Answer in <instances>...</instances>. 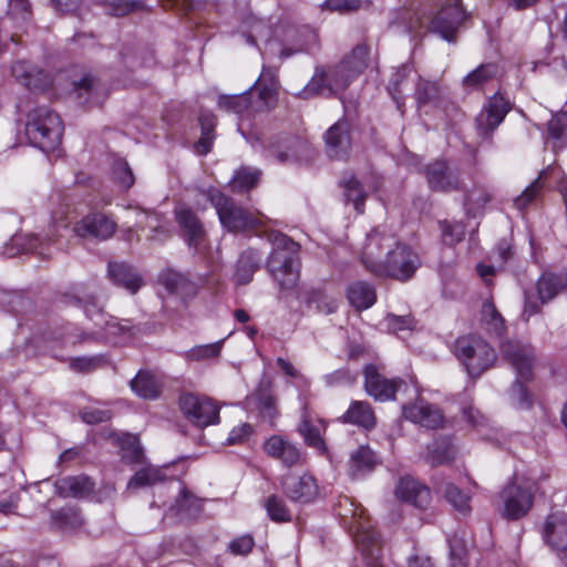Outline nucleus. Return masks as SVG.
<instances>
[{"mask_svg":"<svg viewBox=\"0 0 567 567\" xmlns=\"http://www.w3.org/2000/svg\"><path fill=\"white\" fill-rule=\"evenodd\" d=\"M282 491L292 502L306 504L317 497L319 487L310 474H288L282 480Z\"/></svg>","mask_w":567,"mask_h":567,"instance_id":"f3484780","label":"nucleus"},{"mask_svg":"<svg viewBox=\"0 0 567 567\" xmlns=\"http://www.w3.org/2000/svg\"><path fill=\"white\" fill-rule=\"evenodd\" d=\"M81 419L87 424H99L107 422L112 417L109 410H101L97 408H86L81 412Z\"/></svg>","mask_w":567,"mask_h":567,"instance_id":"69168bd1","label":"nucleus"},{"mask_svg":"<svg viewBox=\"0 0 567 567\" xmlns=\"http://www.w3.org/2000/svg\"><path fill=\"white\" fill-rule=\"evenodd\" d=\"M501 352L516 371L517 380L511 389L512 399L519 408H529L530 398L522 381L530 380L535 364V352L529 344L507 340L501 344Z\"/></svg>","mask_w":567,"mask_h":567,"instance_id":"7ed1b4c3","label":"nucleus"},{"mask_svg":"<svg viewBox=\"0 0 567 567\" xmlns=\"http://www.w3.org/2000/svg\"><path fill=\"white\" fill-rule=\"evenodd\" d=\"M274 250L268 260V268L281 289L293 288L299 279V244L281 233L269 235Z\"/></svg>","mask_w":567,"mask_h":567,"instance_id":"f03ea898","label":"nucleus"},{"mask_svg":"<svg viewBox=\"0 0 567 567\" xmlns=\"http://www.w3.org/2000/svg\"><path fill=\"white\" fill-rule=\"evenodd\" d=\"M455 451L447 440L436 441L427 447V461L431 465H442L454 458Z\"/></svg>","mask_w":567,"mask_h":567,"instance_id":"a18cd8bd","label":"nucleus"},{"mask_svg":"<svg viewBox=\"0 0 567 567\" xmlns=\"http://www.w3.org/2000/svg\"><path fill=\"white\" fill-rule=\"evenodd\" d=\"M394 493L398 499L419 508H425L431 502L430 488L411 476L401 477Z\"/></svg>","mask_w":567,"mask_h":567,"instance_id":"aec40b11","label":"nucleus"},{"mask_svg":"<svg viewBox=\"0 0 567 567\" xmlns=\"http://www.w3.org/2000/svg\"><path fill=\"white\" fill-rule=\"evenodd\" d=\"M370 48L360 43L341 61V64L358 78L368 66Z\"/></svg>","mask_w":567,"mask_h":567,"instance_id":"c9c22d12","label":"nucleus"},{"mask_svg":"<svg viewBox=\"0 0 567 567\" xmlns=\"http://www.w3.org/2000/svg\"><path fill=\"white\" fill-rule=\"evenodd\" d=\"M327 153L336 159L348 157L351 148L349 123L339 121L334 123L324 135Z\"/></svg>","mask_w":567,"mask_h":567,"instance_id":"412c9836","label":"nucleus"},{"mask_svg":"<svg viewBox=\"0 0 567 567\" xmlns=\"http://www.w3.org/2000/svg\"><path fill=\"white\" fill-rule=\"evenodd\" d=\"M542 537L553 550H566L567 513L561 511L550 513L544 520Z\"/></svg>","mask_w":567,"mask_h":567,"instance_id":"a211bd4d","label":"nucleus"},{"mask_svg":"<svg viewBox=\"0 0 567 567\" xmlns=\"http://www.w3.org/2000/svg\"><path fill=\"white\" fill-rule=\"evenodd\" d=\"M208 198L215 207L219 221L228 231L237 233L264 225L265 216H254L219 190H210Z\"/></svg>","mask_w":567,"mask_h":567,"instance_id":"423d86ee","label":"nucleus"},{"mask_svg":"<svg viewBox=\"0 0 567 567\" xmlns=\"http://www.w3.org/2000/svg\"><path fill=\"white\" fill-rule=\"evenodd\" d=\"M218 106L226 112H233L238 115L249 114L252 109L250 93L220 95Z\"/></svg>","mask_w":567,"mask_h":567,"instance_id":"58836bf2","label":"nucleus"},{"mask_svg":"<svg viewBox=\"0 0 567 567\" xmlns=\"http://www.w3.org/2000/svg\"><path fill=\"white\" fill-rule=\"evenodd\" d=\"M132 390L141 398L155 399L159 394L156 379L147 372H138L131 381Z\"/></svg>","mask_w":567,"mask_h":567,"instance_id":"ea45409f","label":"nucleus"},{"mask_svg":"<svg viewBox=\"0 0 567 567\" xmlns=\"http://www.w3.org/2000/svg\"><path fill=\"white\" fill-rule=\"evenodd\" d=\"M340 185L343 188L346 200L352 203L354 209L359 214H362L364 212L367 197V192L362 184L354 176H350L349 178L342 179Z\"/></svg>","mask_w":567,"mask_h":567,"instance_id":"4c0bfd02","label":"nucleus"},{"mask_svg":"<svg viewBox=\"0 0 567 567\" xmlns=\"http://www.w3.org/2000/svg\"><path fill=\"white\" fill-rule=\"evenodd\" d=\"M347 298L357 310H364L374 305L377 292L370 284L357 281L348 287Z\"/></svg>","mask_w":567,"mask_h":567,"instance_id":"cd10ccee","label":"nucleus"},{"mask_svg":"<svg viewBox=\"0 0 567 567\" xmlns=\"http://www.w3.org/2000/svg\"><path fill=\"white\" fill-rule=\"evenodd\" d=\"M385 323L389 330L396 333L403 330H412L415 327V320L411 316L388 315Z\"/></svg>","mask_w":567,"mask_h":567,"instance_id":"680f3d73","label":"nucleus"},{"mask_svg":"<svg viewBox=\"0 0 567 567\" xmlns=\"http://www.w3.org/2000/svg\"><path fill=\"white\" fill-rule=\"evenodd\" d=\"M162 480L161 471L153 466L138 470L127 483V489H137L152 485Z\"/></svg>","mask_w":567,"mask_h":567,"instance_id":"603ef678","label":"nucleus"},{"mask_svg":"<svg viewBox=\"0 0 567 567\" xmlns=\"http://www.w3.org/2000/svg\"><path fill=\"white\" fill-rule=\"evenodd\" d=\"M305 146V143L300 138L287 137L284 141L271 144L268 148V156L279 163H286L297 158L298 151Z\"/></svg>","mask_w":567,"mask_h":567,"instance_id":"c756f323","label":"nucleus"},{"mask_svg":"<svg viewBox=\"0 0 567 567\" xmlns=\"http://www.w3.org/2000/svg\"><path fill=\"white\" fill-rule=\"evenodd\" d=\"M84 311L86 317L93 322L96 330L91 332L79 331L74 326L68 324L52 331L49 336V340L66 347L92 340L102 333L105 337H116L124 336L131 330V326L127 320L122 322L117 318L109 316L95 301H86L84 305Z\"/></svg>","mask_w":567,"mask_h":567,"instance_id":"f257e3e1","label":"nucleus"},{"mask_svg":"<svg viewBox=\"0 0 567 567\" xmlns=\"http://www.w3.org/2000/svg\"><path fill=\"white\" fill-rule=\"evenodd\" d=\"M423 172L432 190L451 193L462 189L460 171L445 161L430 163Z\"/></svg>","mask_w":567,"mask_h":567,"instance_id":"f8f14e48","label":"nucleus"},{"mask_svg":"<svg viewBox=\"0 0 567 567\" xmlns=\"http://www.w3.org/2000/svg\"><path fill=\"white\" fill-rule=\"evenodd\" d=\"M548 134L555 140H567V114L555 116L548 122Z\"/></svg>","mask_w":567,"mask_h":567,"instance_id":"338daca9","label":"nucleus"},{"mask_svg":"<svg viewBox=\"0 0 567 567\" xmlns=\"http://www.w3.org/2000/svg\"><path fill=\"white\" fill-rule=\"evenodd\" d=\"M55 486L61 496L75 498L89 495L94 488L93 482L85 475L61 478L56 482Z\"/></svg>","mask_w":567,"mask_h":567,"instance_id":"bb28decb","label":"nucleus"},{"mask_svg":"<svg viewBox=\"0 0 567 567\" xmlns=\"http://www.w3.org/2000/svg\"><path fill=\"white\" fill-rule=\"evenodd\" d=\"M25 134L30 143L43 152L54 151L61 143L63 124L55 112L40 106L28 114Z\"/></svg>","mask_w":567,"mask_h":567,"instance_id":"20e7f679","label":"nucleus"},{"mask_svg":"<svg viewBox=\"0 0 567 567\" xmlns=\"http://www.w3.org/2000/svg\"><path fill=\"white\" fill-rule=\"evenodd\" d=\"M509 110V103L502 95H493L476 117L478 135L489 138Z\"/></svg>","mask_w":567,"mask_h":567,"instance_id":"4468645a","label":"nucleus"},{"mask_svg":"<svg viewBox=\"0 0 567 567\" xmlns=\"http://www.w3.org/2000/svg\"><path fill=\"white\" fill-rule=\"evenodd\" d=\"M482 321L488 332L501 336L505 329L504 319L491 301H485L482 307Z\"/></svg>","mask_w":567,"mask_h":567,"instance_id":"09e8293b","label":"nucleus"},{"mask_svg":"<svg viewBox=\"0 0 567 567\" xmlns=\"http://www.w3.org/2000/svg\"><path fill=\"white\" fill-rule=\"evenodd\" d=\"M442 230V240L447 246H454L460 243L465 235V226L461 221H442L440 223Z\"/></svg>","mask_w":567,"mask_h":567,"instance_id":"5fc2aeb1","label":"nucleus"},{"mask_svg":"<svg viewBox=\"0 0 567 567\" xmlns=\"http://www.w3.org/2000/svg\"><path fill=\"white\" fill-rule=\"evenodd\" d=\"M11 71L16 80L30 90H42L50 84L49 75L30 62L17 61Z\"/></svg>","mask_w":567,"mask_h":567,"instance_id":"393cba45","label":"nucleus"},{"mask_svg":"<svg viewBox=\"0 0 567 567\" xmlns=\"http://www.w3.org/2000/svg\"><path fill=\"white\" fill-rule=\"evenodd\" d=\"M534 491L532 484H520L518 477H515L501 494L503 516L511 520L524 517L533 506Z\"/></svg>","mask_w":567,"mask_h":567,"instance_id":"6e6552de","label":"nucleus"},{"mask_svg":"<svg viewBox=\"0 0 567 567\" xmlns=\"http://www.w3.org/2000/svg\"><path fill=\"white\" fill-rule=\"evenodd\" d=\"M258 89L259 100L266 109H272L277 103V86L255 85Z\"/></svg>","mask_w":567,"mask_h":567,"instance_id":"774afa93","label":"nucleus"},{"mask_svg":"<svg viewBox=\"0 0 567 567\" xmlns=\"http://www.w3.org/2000/svg\"><path fill=\"white\" fill-rule=\"evenodd\" d=\"M452 2L442 8L432 19L430 30L439 33L444 40L454 41L455 32L465 19V13L460 4V0H451Z\"/></svg>","mask_w":567,"mask_h":567,"instance_id":"dca6fc26","label":"nucleus"},{"mask_svg":"<svg viewBox=\"0 0 567 567\" xmlns=\"http://www.w3.org/2000/svg\"><path fill=\"white\" fill-rule=\"evenodd\" d=\"M553 168L544 169L539 173L538 177L525 188V190L515 198L514 205L518 209H524L527 207L542 192L545 186V181L548 175L553 174Z\"/></svg>","mask_w":567,"mask_h":567,"instance_id":"79ce46f5","label":"nucleus"},{"mask_svg":"<svg viewBox=\"0 0 567 567\" xmlns=\"http://www.w3.org/2000/svg\"><path fill=\"white\" fill-rule=\"evenodd\" d=\"M395 243V238L389 234L379 230L371 231L368 234L360 254L361 262L370 272L377 275L380 269H385L382 264Z\"/></svg>","mask_w":567,"mask_h":567,"instance_id":"1a4fd4ad","label":"nucleus"},{"mask_svg":"<svg viewBox=\"0 0 567 567\" xmlns=\"http://www.w3.org/2000/svg\"><path fill=\"white\" fill-rule=\"evenodd\" d=\"M355 542L361 551L371 558H378L381 545L378 533L372 528H365L362 524L357 527Z\"/></svg>","mask_w":567,"mask_h":567,"instance_id":"e433bc0d","label":"nucleus"},{"mask_svg":"<svg viewBox=\"0 0 567 567\" xmlns=\"http://www.w3.org/2000/svg\"><path fill=\"white\" fill-rule=\"evenodd\" d=\"M377 464V457L369 446H360L351 454L349 472L352 477H359L371 472Z\"/></svg>","mask_w":567,"mask_h":567,"instance_id":"7c9ffc66","label":"nucleus"},{"mask_svg":"<svg viewBox=\"0 0 567 567\" xmlns=\"http://www.w3.org/2000/svg\"><path fill=\"white\" fill-rule=\"evenodd\" d=\"M255 540L251 535H241L228 544V549L234 555H247L251 551Z\"/></svg>","mask_w":567,"mask_h":567,"instance_id":"0e129e2a","label":"nucleus"},{"mask_svg":"<svg viewBox=\"0 0 567 567\" xmlns=\"http://www.w3.org/2000/svg\"><path fill=\"white\" fill-rule=\"evenodd\" d=\"M411 72H412L411 66L402 65L392 75V79H391L388 90H389L390 94L393 96V99L396 101L399 106H400V103H399V97L396 96V94L401 92L400 86L408 79V76L410 75Z\"/></svg>","mask_w":567,"mask_h":567,"instance_id":"e2e57ef3","label":"nucleus"},{"mask_svg":"<svg viewBox=\"0 0 567 567\" xmlns=\"http://www.w3.org/2000/svg\"><path fill=\"white\" fill-rule=\"evenodd\" d=\"M109 276L115 285L125 288L132 295L143 285L141 276L125 262H110Z\"/></svg>","mask_w":567,"mask_h":567,"instance_id":"a878e982","label":"nucleus"},{"mask_svg":"<svg viewBox=\"0 0 567 567\" xmlns=\"http://www.w3.org/2000/svg\"><path fill=\"white\" fill-rule=\"evenodd\" d=\"M264 451L268 456L279 460L288 467L302 463V455L299 449L280 435L270 436L264 444Z\"/></svg>","mask_w":567,"mask_h":567,"instance_id":"4be33fe9","label":"nucleus"},{"mask_svg":"<svg viewBox=\"0 0 567 567\" xmlns=\"http://www.w3.org/2000/svg\"><path fill=\"white\" fill-rule=\"evenodd\" d=\"M179 408L185 417L199 427H205L219 421V408L210 399L184 393L179 398Z\"/></svg>","mask_w":567,"mask_h":567,"instance_id":"9b49d317","label":"nucleus"},{"mask_svg":"<svg viewBox=\"0 0 567 567\" xmlns=\"http://www.w3.org/2000/svg\"><path fill=\"white\" fill-rule=\"evenodd\" d=\"M255 396L261 413L270 419L277 415L276 399L267 389H258Z\"/></svg>","mask_w":567,"mask_h":567,"instance_id":"052dcab7","label":"nucleus"},{"mask_svg":"<svg viewBox=\"0 0 567 567\" xmlns=\"http://www.w3.org/2000/svg\"><path fill=\"white\" fill-rule=\"evenodd\" d=\"M113 181L123 189H128L135 182L134 175L124 159H116L112 168Z\"/></svg>","mask_w":567,"mask_h":567,"instance_id":"6e6d98bb","label":"nucleus"},{"mask_svg":"<svg viewBox=\"0 0 567 567\" xmlns=\"http://www.w3.org/2000/svg\"><path fill=\"white\" fill-rule=\"evenodd\" d=\"M403 415L427 429H436L443 424V414L436 406L424 401H417L412 405L403 408Z\"/></svg>","mask_w":567,"mask_h":567,"instance_id":"b1692460","label":"nucleus"},{"mask_svg":"<svg viewBox=\"0 0 567 567\" xmlns=\"http://www.w3.org/2000/svg\"><path fill=\"white\" fill-rule=\"evenodd\" d=\"M326 431V424L321 419L313 417L312 414L305 408L298 432L303 437L305 443L320 454L327 452L326 443L322 439V433Z\"/></svg>","mask_w":567,"mask_h":567,"instance_id":"5701e85b","label":"nucleus"},{"mask_svg":"<svg viewBox=\"0 0 567 567\" xmlns=\"http://www.w3.org/2000/svg\"><path fill=\"white\" fill-rule=\"evenodd\" d=\"M158 281L168 293L184 296L193 291V286L189 284L187 278L172 269H167L161 272Z\"/></svg>","mask_w":567,"mask_h":567,"instance_id":"72a5a7b5","label":"nucleus"},{"mask_svg":"<svg viewBox=\"0 0 567 567\" xmlns=\"http://www.w3.org/2000/svg\"><path fill=\"white\" fill-rule=\"evenodd\" d=\"M497 72L498 68L494 63L481 64L464 78L463 84L470 89H477L494 79Z\"/></svg>","mask_w":567,"mask_h":567,"instance_id":"c03bdc74","label":"nucleus"},{"mask_svg":"<svg viewBox=\"0 0 567 567\" xmlns=\"http://www.w3.org/2000/svg\"><path fill=\"white\" fill-rule=\"evenodd\" d=\"M442 95V89L437 82L420 79L415 87V99L419 106L433 103Z\"/></svg>","mask_w":567,"mask_h":567,"instance_id":"8fccbe9b","label":"nucleus"},{"mask_svg":"<svg viewBox=\"0 0 567 567\" xmlns=\"http://www.w3.org/2000/svg\"><path fill=\"white\" fill-rule=\"evenodd\" d=\"M365 392L378 401L395 399V393L404 384L400 378L388 379L373 364H368L363 370Z\"/></svg>","mask_w":567,"mask_h":567,"instance_id":"ddd939ff","label":"nucleus"},{"mask_svg":"<svg viewBox=\"0 0 567 567\" xmlns=\"http://www.w3.org/2000/svg\"><path fill=\"white\" fill-rule=\"evenodd\" d=\"M223 342L224 341H217L214 343L194 347L186 353V359L192 361H199L218 357Z\"/></svg>","mask_w":567,"mask_h":567,"instance_id":"13d9d810","label":"nucleus"},{"mask_svg":"<svg viewBox=\"0 0 567 567\" xmlns=\"http://www.w3.org/2000/svg\"><path fill=\"white\" fill-rule=\"evenodd\" d=\"M435 488L458 513L467 515L471 512V495L463 492L455 484L441 482L435 485Z\"/></svg>","mask_w":567,"mask_h":567,"instance_id":"c85d7f7f","label":"nucleus"},{"mask_svg":"<svg viewBox=\"0 0 567 567\" xmlns=\"http://www.w3.org/2000/svg\"><path fill=\"white\" fill-rule=\"evenodd\" d=\"M53 523L63 530H72L82 526L83 519L79 511L66 507L52 513Z\"/></svg>","mask_w":567,"mask_h":567,"instance_id":"de8ad7c7","label":"nucleus"},{"mask_svg":"<svg viewBox=\"0 0 567 567\" xmlns=\"http://www.w3.org/2000/svg\"><path fill=\"white\" fill-rule=\"evenodd\" d=\"M355 79L341 62L332 68H317L311 80L297 94L301 99L316 95H332L343 92Z\"/></svg>","mask_w":567,"mask_h":567,"instance_id":"0eeeda50","label":"nucleus"},{"mask_svg":"<svg viewBox=\"0 0 567 567\" xmlns=\"http://www.w3.org/2000/svg\"><path fill=\"white\" fill-rule=\"evenodd\" d=\"M386 269H380L378 276H388L399 280H408L420 265L419 257L408 246L395 243L391 252L382 264Z\"/></svg>","mask_w":567,"mask_h":567,"instance_id":"9d476101","label":"nucleus"},{"mask_svg":"<svg viewBox=\"0 0 567 567\" xmlns=\"http://www.w3.org/2000/svg\"><path fill=\"white\" fill-rule=\"evenodd\" d=\"M74 89L79 93L81 97L83 94L86 95L84 103L94 105L101 102L103 96L102 91L103 87L100 82L92 76L91 74H86L82 78L80 82L74 83Z\"/></svg>","mask_w":567,"mask_h":567,"instance_id":"a19ab883","label":"nucleus"},{"mask_svg":"<svg viewBox=\"0 0 567 567\" xmlns=\"http://www.w3.org/2000/svg\"><path fill=\"white\" fill-rule=\"evenodd\" d=\"M105 362V357L102 354L76 357L70 360V368L76 372H91L101 368Z\"/></svg>","mask_w":567,"mask_h":567,"instance_id":"4d7b16f0","label":"nucleus"},{"mask_svg":"<svg viewBox=\"0 0 567 567\" xmlns=\"http://www.w3.org/2000/svg\"><path fill=\"white\" fill-rule=\"evenodd\" d=\"M241 32L246 42L254 45H257L258 41L268 42L272 35L271 28L265 21L255 17L248 18Z\"/></svg>","mask_w":567,"mask_h":567,"instance_id":"f704fd0d","label":"nucleus"},{"mask_svg":"<svg viewBox=\"0 0 567 567\" xmlns=\"http://www.w3.org/2000/svg\"><path fill=\"white\" fill-rule=\"evenodd\" d=\"M564 287H567V274H544L537 281V291L542 303L554 298Z\"/></svg>","mask_w":567,"mask_h":567,"instance_id":"473e14b6","label":"nucleus"},{"mask_svg":"<svg viewBox=\"0 0 567 567\" xmlns=\"http://www.w3.org/2000/svg\"><path fill=\"white\" fill-rule=\"evenodd\" d=\"M259 267V258H257L255 251L248 250L241 254L237 268H236V280L239 285H246L251 281L254 272Z\"/></svg>","mask_w":567,"mask_h":567,"instance_id":"37998d69","label":"nucleus"},{"mask_svg":"<svg viewBox=\"0 0 567 567\" xmlns=\"http://www.w3.org/2000/svg\"><path fill=\"white\" fill-rule=\"evenodd\" d=\"M492 196L484 187H474L468 190L464 198V204L468 210H477L484 207Z\"/></svg>","mask_w":567,"mask_h":567,"instance_id":"bf43d9fd","label":"nucleus"},{"mask_svg":"<svg viewBox=\"0 0 567 567\" xmlns=\"http://www.w3.org/2000/svg\"><path fill=\"white\" fill-rule=\"evenodd\" d=\"M346 422L372 429L375 425V416L372 408L368 402L354 401L344 413Z\"/></svg>","mask_w":567,"mask_h":567,"instance_id":"2f4dec72","label":"nucleus"},{"mask_svg":"<svg viewBox=\"0 0 567 567\" xmlns=\"http://www.w3.org/2000/svg\"><path fill=\"white\" fill-rule=\"evenodd\" d=\"M260 172L251 167H243L236 172L230 181V186L235 192L248 190L258 183Z\"/></svg>","mask_w":567,"mask_h":567,"instance_id":"3c124183","label":"nucleus"},{"mask_svg":"<svg viewBox=\"0 0 567 567\" xmlns=\"http://www.w3.org/2000/svg\"><path fill=\"white\" fill-rule=\"evenodd\" d=\"M116 229V220L103 212L87 214L74 227L80 237H94L101 240L111 238Z\"/></svg>","mask_w":567,"mask_h":567,"instance_id":"2eb2a0df","label":"nucleus"},{"mask_svg":"<svg viewBox=\"0 0 567 567\" xmlns=\"http://www.w3.org/2000/svg\"><path fill=\"white\" fill-rule=\"evenodd\" d=\"M264 506L268 516L274 522L281 523L289 522L291 519L290 512L287 508L285 501L277 495H270L267 497Z\"/></svg>","mask_w":567,"mask_h":567,"instance_id":"864d4df0","label":"nucleus"},{"mask_svg":"<svg viewBox=\"0 0 567 567\" xmlns=\"http://www.w3.org/2000/svg\"><path fill=\"white\" fill-rule=\"evenodd\" d=\"M454 354L472 378L494 367L497 354L489 343L476 336H464L454 343Z\"/></svg>","mask_w":567,"mask_h":567,"instance_id":"39448f33","label":"nucleus"},{"mask_svg":"<svg viewBox=\"0 0 567 567\" xmlns=\"http://www.w3.org/2000/svg\"><path fill=\"white\" fill-rule=\"evenodd\" d=\"M175 218L188 246L193 247L195 251H200L205 229L196 214L188 207L181 205L175 208Z\"/></svg>","mask_w":567,"mask_h":567,"instance_id":"6ab92c4d","label":"nucleus"},{"mask_svg":"<svg viewBox=\"0 0 567 567\" xmlns=\"http://www.w3.org/2000/svg\"><path fill=\"white\" fill-rule=\"evenodd\" d=\"M199 121L202 125V135L194 147L197 154L205 155L210 152L213 146L215 117L213 114H205L200 116Z\"/></svg>","mask_w":567,"mask_h":567,"instance_id":"49530a36","label":"nucleus"}]
</instances>
